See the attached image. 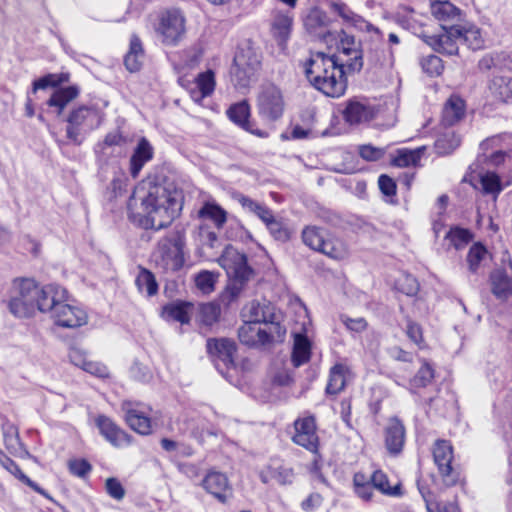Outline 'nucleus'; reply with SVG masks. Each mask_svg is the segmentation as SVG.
<instances>
[{
    "label": "nucleus",
    "mask_w": 512,
    "mask_h": 512,
    "mask_svg": "<svg viewBox=\"0 0 512 512\" xmlns=\"http://www.w3.org/2000/svg\"><path fill=\"white\" fill-rule=\"evenodd\" d=\"M363 53L354 36L343 34L336 55L311 52L305 64L310 84L332 98L341 97L347 88L345 73L359 72L363 67Z\"/></svg>",
    "instance_id": "1"
},
{
    "label": "nucleus",
    "mask_w": 512,
    "mask_h": 512,
    "mask_svg": "<svg viewBox=\"0 0 512 512\" xmlns=\"http://www.w3.org/2000/svg\"><path fill=\"white\" fill-rule=\"evenodd\" d=\"M133 199L140 201L141 212L131 213V217L146 230L168 227L182 209L181 191L166 177H147L136 187L129 207Z\"/></svg>",
    "instance_id": "2"
},
{
    "label": "nucleus",
    "mask_w": 512,
    "mask_h": 512,
    "mask_svg": "<svg viewBox=\"0 0 512 512\" xmlns=\"http://www.w3.org/2000/svg\"><path fill=\"white\" fill-rule=\"evenodd\" d=\"M54 287L55 284L40 286L30 278L14 280L8 303L9 311L19 318L32 317L37 311L47 313L56 294Z\"/></svg>",
    "instance_id": "3"
},
{
    "label": "nucleus",
    "mask_w": 512,
    "mask_h": 512,
    "mask_svg": "<svg viewBox=\"0 0 512 512\" xmlns=\"http://www.w3.org/2000/svg\"><path fill=\"white\" fill-rule=\"evenodd\" d=\"M217 261L229 277L223 297L230 303L240 296L254 276V271L248 265L247 256L231 245L225 247Z\"/></svg>",
    "instance_id": "4"
},
{
    "label": "nucleus",
    "mask_w": 512,
    "mask_h": 512,
    "mask_svg": "<svg viewBox=\"0 0 512 512\" xmlns=\"http://www.w3.org/2000/svg\"><path fill=\"white\" fill-rule=\"evenodd\" d=\"M53 303L51 308L47 310L51 314L54 323L64 328H77L87 324L88 315L86 311L77 306L67 303L68 292L65 288L55 285Z\"/></svg>",
    "instance_id": "5"
},
{
    "label": "nucleus",
    "mask_w": 512,
    "mask_h": 512,
    "mask_svg": "<svg viewBox=\"0 0 512 512\" xmlns=\"http://www.w3.org/2000/svg\"><path fill=\"white\" fill-rule=\"evenodd\" d=\"M156 33L161 42L168 46H176L186 34V18L179 9H168L159 16Z\"/></svg>",
    "instance_id": "6"
},
{
    "label": "nucleus",
    "mask_w": 512,
    "mask_h": 512,
    "mask_svg": "<svg viewBox=\"0 0 512 512\" xmlns=\"http://www.w3.org/2000/svg\"><path fill=\"white\" fill-rule=\"evenodd\" d=\"M156 266L164 272H175L182 268L184 256L182 244L178 238L166 237L158 242L153 254Z\"/></svg>",
    "instance_id": "7"
},
{
    "label": "nucleus",
    "mask_w": 512,
    "mask_h": 512,
    "mask_svg": "<svg viewBox=\"0 0 512 512\" xmlns=\"http://www.w3.org/2000/svg\"><path fill=\"white\" fill-rule=\"evenodd\" d=\"M99 124L98 112L88 106L73 109L67 118L66 135L75 144L81 143V135L93 130Z\"/></svg>",
    "instance_id": "8"
},
{
    "label": "nucleus",
    "mask_w": 512,
    "mask_h": 512,
    "mask_svg": "<svg viewBox=\"0 0 512 512\" xmlns=\"http://www.w3.org/2000/svg\"><path fill=\"white\" fill-rule=\"evenodd\" d=\"M259 65L260 61L250 49L237 52L230 71L234 86L247 88L254 79Z\"/></svg>",
    "instance_id": "9"
},
{
    "label": "nucleus",
    "mask_w": 512,
    "mask_h": 512,
    "mask_svg": "<svg viewBox=\"0 0 512 512\" xmlns=\"http://www.w3.org/2000/svg\"><path fill=\"white\" fill-rule=\"evenodd\" d=\"M259 115L269 121L279 119L284 111V100L278 87L269 84L262 88L257 98Z\"/></svg>",
    "instance_id": "10"
},
{
    "label": "nucleus",
    "mask_w": 512,
    "mask_h": 512,
    "mask_svg": "<svg viewBox=\"0 0 512 512\" xmlns=\"http://www.w3.org/2000/svg\"><path fill=\"white\" fill-rule=\"evenodd\" d=\"M453 447L446 440H438L433 447V459L438 467L442 481L446 486H453L459 480V473L452 467Z\"/></svg>",
    "instance_id": "11"
},
{
    "label": "nucleus",
    "mask_w": 512,
    "mask_h": 512,
    "mask_svg": "<svg viewBox=\"0 0 512 512\" xmlns=\"http://www.w3.org/2000/svg\"><path fill=\"white\" fill-rule=\"evenodd\" d=\"M121 410L125 414V420L129 427L142 435L152 432L151 408L138 402L123 401Z\"/></svg>",
    "instance_id": "12"
},
{
    "label": "nucleus",
    "mask_w": 512,
    "mask_h": 512,
    "mask_svg": "<svg viewBox=\"0 0 512 512\" xmlns=\"http://www.w3.org/2000/svg\"><path fill=\"white\" fill-rule=\"evenodd\" d=\"M424 40L439 53L456 55L459 49L458 45L461 43L460 25L443 26L441 33L424 36Z\"/></svg>",
    "instance_id": "13"
},
{
    "label": "nucleus",
    "mask_w": 512,
    "mask_h": 512,
    "mask_svg": "<svg viewBox=\"0 0 512 512\" xmlns=\"http://www.w3.org/2000/svg\"><path fill=\"white\" fill-rule=\"evenodd\" d=\"M294 428L293 442L311 452H315L318 447V436L316 434L314 417L308 416L297 419L294 423Z\"/></svg>",
    "instance_id": "14"
},
{
    "label": "nucleus",
    "mask_w": 512,
    "mask_h": 512,
    "mask_svg": "<svg viewBox=\"0 0 512 512\" xmlns=\"http://www.w3.org/2000/svg\"><path fill=\"white\" fill-rule=\"evenodd\" d=\"M490 282L493 295L506 300L512 294V263L495 269L490 275Z\"/></svg>",
    "instance_id": "15"
},
{
    "label": "nucleus",
    "mask_w": 512,
    "mask_h": 512,
    "mask_svg": "<svg viewBox=\"0 0 512 512\" xmlns=\"http://www.w3.org/2000/svg\"><path fill=\"white\" fill-rule=\"evenodd\" d=\"M405 443V427L398 418H391L385 428V447L392 456L399 455Z\"/></svg>",
    "instance_id": "16"
},
{
    "label": "nucleus",
    "mask_w": 512,
    "mask_h": 512,
    "mask_svg": "<svg viewBox=\"0 0 512 512\" xmlns=\"http://www.w3.org/2000/svg\"><path fill=\"white\" fill-rule=\"evenodd\" d=\"M202 487L219 502L226 503L225 492L230 489L229 480L224 473L209 471L201 482Z\"/></svg>",
    "instance_id": "17"
},
{
    "label": "nucleus",
    "mask_w": 512,
    "mask_h": 512,
    "mask_svg": "<svg viewBox=\"0 0 512 512\" xmlns=\"http://www.w3.org/2000/svg\"><path fill=\"white\" fill-rule=\"evenodd\" d=\"M482 72L512 73V53L500 52L484 55L478 62Z\"/></svg>",
    "instance_id": "18"
},
{
    "label": "nucleus",
    "mask_w": 512,
    "mask_h": 512,
    "mask_svg": "<svg viewBox=\"0 0 512 512\" xmlns=\"http://www.w3.org/2000/svg\"><path fill=\"white\" fill-rule=\"evenodd\" d=\"M431 14L443 26L460 25L462 13L459 8L449 1H436L431 3Z\"/></svg>",
    "instance_id": "19"
},
{
    "label": "nucleus",
    "mask_w": 512,
    "mask_h": 512,
    "mask_svg": "<svg viewBox=\"0 0 512 512\" xmlns=\"http://www.w3.org/2000/svg\"><path fill=\"white\" fill-rule=\"evenodd\" d=\"M101 435L115 447H122L130 443L129 436L121 430L110 418L99 416L96 419Z\"/></svg>",
    "instance_id": "20"
},
{
    "label": "nucleus",
    "mask_w": 512,
    "mask_h": 512,
    "mask_svg": "<svg viewBox=\"0 0 512 512\" xmlns=\"http://www.w3.org/2000/svg\"><path fill=\"white\" fill-rule=\"evenodd\" d=\"M275 308L270 303L252 301L242 310V317L245 321H251L260 325L274 319Z\"/></svg>",
    "instance_id": "21"
},
{
    "label": "nucleus",
    "mask_w": 512,
    "mask_h": 512,
    "mask_svg": "<svg viewBox=\"0 0 512 512\" xmlns=\"http://www.w3.org/2000/svg\"><path fill=\"white\" fill-rule=\"evenodd\" d=\"M153 154L150 142L146 138H141L130 158V174L133 178L138 177L144 165L153 158Z\"/></svg>",
    "instance_id": "22"
},
{
    "label": "nucleus",
    "mask_w": 512,
    "mask_h": 512,
    "mask_svg": "<svg viewBox=\"0 0 512 512\" xmlns=\"http://www.w3.org/2000/svg\"><path fill=\"white\" fill-rule=\"evenodd\" d=\"M343 116L346 122L359 124L373 117V108L364 101L351 99L347 102Z\"/></svg>",
    "instance_id": "23"
},
{
    "label": "nucleus",
    "mask_w": 512,
    "mask_h": 512,
    "mask_svg": "<svg viewBox=\"0 0 512 512\" xmlns=\"http://www.w3.org/2000/svg\"><path fill=\"white\" fill-rule=\"evenodd\" d=\"M238 329V337L242 344L257 347L267 344V335L256 323L245 321Z\"/></svg>",
    "instance_id": "24"
},
{
    "label": "nucleus",
    "mask_w": 512,
    "mask_h": 512,
    "mask_svg": "<svg viewBox=\"0 0 512 512\" xmlns=\"http://www.w3.org/2000/svg\"><path fill=\"white\" fill-rule=\"evenodd\" d=\"M208 352L221 360L224 365L229 366L234 362L236 346L234 341L226 338L209 339L207 341Z\"/></svg>",
    "instance_id": "25"
},
{
    "label": "nucleus",
    "mask_w": 512,
    "mask_h": 512,
    "mask_svg": "<svg viewBox=\"0 0 512 512\" xmlns=\"http://www.w3.org/2000/svg\"><path fill=\"white\" fill-rule=\"evenodd\" d=\"M262 483L268 484L275 480L281 485L291 483L293 480V471L291 468L285 467L278 462H272L259 472Z\"/></svg>",
    "instance_id": "26"
},
{
    "label": "nucleus",
    "mask_w": 512,
    "mask_h": 512,
    "mask_svg": "<svg viewBox=\"0 0 512 512\" xmlns=\"http://www.w3.org/2000/svg\"><path fill=\"white\" fill-rule=\"evenodd\" d=\"M466 105L462 98L452 95L445 103L441 122L444 126H453L465 116Z\"/></svg>",
    "instance_id": "27"
},
{
    "label": "nucleus",
    "mask_w": 512,
    "mask_h": 512,
    "mask_svg": "<svg viewBox=\"0 0 512 512\" xmlns=\"http://www.w3.org/2000/svg\"><path fill=\"white\" fill-rule=\"evenodd\" d=\"M145 58L144 49L138 36L132 35L129 50L124 58V64L128 71L137 72L140 70Z\"/></svg>",
    "instance_id": "28"
},
{
    "label": "nucleus",
    "mask_w": 512,
    "mask_h": 512,
    "mask_svg": "<svg viewBox=\"0 0 512 512\" xmlns=\"http://www.w3.org/2000/svg\"><path fill=\"white\" fill-rule=\"evenodd\" d=\"M488 89L497 100L507 102L512 99V76L494 75Z\"/></svg>",
    "instance_id": "29"
},
{
    "label": "nucleus",
    "mask_w": 512,
    "mask_h": 512,
    "mask_svg": "<svg viewBox=\"0 0 512 512\" xmlns=\"http://www.w3.org/2000/svg\"><path fill=\"white\" fill-rule=\"evenodd\" d=\"M197 90L191 91V97L195 102H200L210 96L215 89V74L212 70L200 73L195 80Z\"/></svg>",
    "instance_id": "30"
},
{
    "label": "nucleus",
    "mask_w": 512,
    "mask_h": 512,
    "mask_svg": "<svg viewBox=\"0 0 512 512\" xmlns=\"http://www.w3.org/2000/svg\"><path fill=\"white\" fill-rule=\"evenodd\" d=\"M292 17L288 14L277 13L272 23V34L279 45L284 46L290 37Z\"/></svg>",
    "instance_id": "31"
},
{
    "label": "nucleus",
    "mask_w": 512,
    "mask_h": 512,
    "mask_svg": "<svg viewBox=\"0 0 512 512\" xmlns=\"http://www.w3.org/2000/svg\"><path fill=\"white\" fill-rule=\"evenodd\" d=\"M233 199L237 201L246 212L256 215L261 221H263L272 212V210L266 205L253 200L242 193H234Z\"/></svg>",
    "instance_id": "32"
},
{
    "label": "nucleus",
    "mask_w": 512,
    "mask_h": 512,
    "mask_svg": "<svg viewBox=\"0 0 512 512\" xmlns=\"http://www.w3.org/2000/svg\"><path fill=\"white\" fill-rule=\"evenodd\" d=\"M79 94V90L75 86H68L57 89L49 98L47 104L51 107L58 108V115L62 113L66 105L74 100Z\"/></svg>",
    "instance_id": "33"
},
{
    "label": "nucleus",
    "mask_w": 512,
    "mask_h": 512,
    "mask_svg": "<svg viewBox=\"0 0 512 512\" xmlns=\"http://www.w3.org/2000/svg\"><path fill=\"white\" fill-rule=\"evenodd\" d=\"M348 369L343 364H336L330 369L329 379L326 386L328 394L340 393L346 385V373Z\"/></svg>",
    "instance_id": "34"
},
{
    "label": "nucleus",
    "mask_w": 512,
    "mask_h": 512,
    "mask_svg": "<svg viewBox=\"0 0 512 512\" xmlns=\"http://www.w3.org/2000/svg\"><path fill=\"white\" fill-rule=\"evenodd\" d=\"M202 219L211 220L217 228H222L227 220V212L218 204L206 202L198 211Z\"/></svg>",
    "instance_id": "35"
},
{
    "label": "nucleus",
    "mask_w": 512,
    "mask_h": 512,
    "mask_svg": "<svg viewBox=\"0 0 512 512\" xmlns=\"http://www.w3.org/2000/svg\"><path fill=\"white\" fill-rule=\"evenodd\" d=\"M310 359V342L306 336L296 335L291 361L294 367H300Z\"/></svg>",
    "instance_id": "36"
},
{
    "label": "nucleus",
    "mask_w": 512,
    "mask_h": 512,
    "mask_svg": "<svg viewBox=\"0 0 512 512\" xmlns=\"http://www.w3.org/2000/svg\"><path fill=\"white\" fill-rule=\"evenodd\" d=\"M0 463L3 468L14 475L18 480L32 488L35 492L47 497L46 492L38 484L32 481L26 474H24L18 464L11 458L4 457V459H0Z\"/></svg>",
    "instance_id": "37"
},
{
    "label": "nucleus",
    "mask_w": 512,
    "mask_h": 512,
    "mask_svg": "<svg viewBox=\"0 0 512 512\" xmlns=\"http://www.w3.org/2000/svg\"><path fill=\"white\" fill-rule=\"evenodd\" d=\"M472 233L465 228L453 227L445 235V242L456 250L463 249L472 240Z\"/></svg>",
    "instance_id": "38"
},
{
    "label": "nucleus",
    "mask_w": 512,
    "mask_h": 512,
    "mask_svg": "<svg viewBox=\"0 0 512 512\" xmlns=\"http://www.w3.org/2000/svg\"><path fill=\"white\" fill-rule=\"evenodd\" d=\"M496 141L495 138L487 139L480 144L482 153L479 155L478 160L490 166H499L504 163L507 153L502 150L493 151L487 154L489 147Z\"/></svg>",
    "instance_id": "39"
},
{
    "label": "nucleus",
    "mask_w": 512,
    "mask_h": 512,
    "mask_svg": "<svg viewBox=\"0 0 512 512\" xmlns=\"http://www.w3.org/2000/svg\"><path fill=\"white\" fill-rule=\"evenodd\" d=\"M135 284L140 292H146L147 296H154L158 292V283L154 274L141 268L135 279Z\"/></svg>",
    "instance_id": "40"
},
{
    "label": "nucleus",
    "mask_w": 512,
    "mask_h": 512,
    "mask_svg": "<svg viewBox=\"0 0 512 512\" xmlns=\"http://www.w3.org/2000/svg\"><path fill=\"white\" fill-rule=\"evenodd\" d=\"M422 151V148L415 150L399 149L392 159V164L396 167L416 166L420 162Z\"/></svg>",
    "instance_id": "41"
},
{
    "label": "nucleus",
    "mask_w": 512,
    "mask_h": 512,
    "mask_svg": "<svg viewBox=\"0 0 512 512\" xmlns=\"http://www.w3.org/2000/svg\"><path fill=\"white\" fill-rule=\"evenodd\" d=\"M262 222L266 225L275 240L286 242L290 239V231L280 220L274 217L273 212H271Z\"/></svg>",
    "instance_id": "42"
},
{
    "label": "nucleus",
    "mask_w": 512,
    "mask_h": 512,
    "mask_svg": "<svg viewBox=\"0 0 512 512\" xmlns=\"http://www.w3.org/2000/svg\"><path fill=\"white\" fill-rule=\"evenodd\" d=\"M434 378L433 368L424 361L415 376L410 380V391L416 392V389L426 387Z\"/></svg>",
    "instance_id": "43"
},
{
    "label": "nucleus",
    "mask_w": 512,
    "mask_h": 512,
    "mask_svg": "<svg viewBox=\"0 0 512 512\" xmlns=\"http://www.w3.org/2000/svg\"><path fill=\"white\" fill-rule=\"evenodd\" d=\"M227 116L235 124L248 129V118L250 116V107L246 101H242L232 105L227 110Z\"/></svg>",
    "instance_id": "44"
},
{
    "label": "nucleus",
    "mask_w": 512,
    "mask_h": 512,
    "mask_svg": "<svg viewBox=\"0 0 512 512\" xmlns=\"http://www.w3.org/2000/svg\"><path fill=\"white\" fill-rule=\"evenodd\" d=\"M372 486L381 493L396 496L400 494V486H390L387 475L381 470H376L370 477Z\"/></svg>",
    "instance_id": "45"
},
{
    "label": "nucleus",
    "mask_w": 512,
    "mask_h": 512,
    "mask_svg": "<svg viewBox=\"0 0 512 512\" xmlns=\"http://www.w3.org/2000/svg\"><path fill=\"white\" fill-rule=\"evenodd\" d=\"M367 64L371 67H382L392 65L394 62V53L390 49L387 54L382 48L370 49L366 54Z\"/></svg>",
    "instance_id": "46"
},
{
    "label": "nucleus",
    "mask_w": 512,
    "mask_h": 512,
    "mask_svg": "<svg viewBox=\"0 0 512 512\" xmlns=\"http://www.w3.org/2000/svg\"><path fill=\"white\" fill-rule=\"evenodd\" d=\"M461 28V43H465L469 48L478 50L483 47L484 40L482 38L480 29L475 26H462Z\"/></svg>",
    "instance_id": "47"
},
{
    "label": "nucleus",
    "mask_w": 512,
    "mask_h": 512,
    "mask_svg": "<svg viewBox=\"0 0 512 512\" xmlns=\"http://www.w3.org/2000/svg\"><path fill=\"white\" fill-rule=\"evenodd\" d=\"M460 145V138L454 132L442 134L435 142L438 154H449Z\"/></svg>",
    "instance_id": "48"
},
{
    "label": "nucleus",
    "mask_w": 512,
    "mask_h": 512,
    "mask_svg": "<svg viewBox=\"0 0 512 512\" xmlns=\"http://www.w3.org/2000/svg\"><path fill=\"white\" fill-rule=\"evenodd\" d=\"M488 251L481 243L473 244L467 255V263L470 272L476 273L481 262L487 257Z\"/></svg>",
    "instance_id": "49"
},
{
    "label": "nucleus",
    "mask_w": 512,
    "mask_h": 512,
    "mask_svg": "<svg viewBox=\"0 0 512 512\" xmlns=\"http://www.w3.org/2000/svg\"><path fill=\"white\" fill-rule=\"evenodd\" d=\"M4 443L7 450L14 454L20 455L24 451V447L20 441L18 430L10 425L3 431Z\"/></svg>",
    "instance_id": "50"
},
{
    "label": "nucleus",
    "mask_w": 512,
    "mask_h": 512,
    "mask_svg": "<svg viewBox=\"0 0 512 512\" xmlns=\"http://www.w3.org/2000/svg\"><path fill=\"white\" fill-rule=\"evenodd\" d=\"M217 273L203 270L195 276V285L203 294H210L215 289Z\"/></svg>",
    "instance_id": "51"
},
{
    "label": "nucleus",
    "mask_w": 512,
    "mask_h": 512,
    "mask_svg": "<svg viewBox=\"0 0 512 512\" xmlns=\"http://www.w3.org/2000/svg\"><path fill=\"white\" fill-rule=\"evenodd\" d=\"M265 325L266 328L262 329V331L267 335V344L273 341L283 340L286 329L280 324L279 317L276 313L274 314V319L267 321Z\"/></svg>",
    "instance_id": "52"
},
{
    "label": "nucleus",
    "mask_w": 512,
    "mask_h": 512,
    "mask_svg": "<svg viewBox=\"0 0 512 512\" xmlns=\"http://www.w3.org/2000/svg\"><path fill=\"white\" fill-rule=\"evenodd\" d=\"M302 239L305 245L311 249L318 251L323 240L325 239L324 232L316 227H307L302 232Z\"/></svg>",
    "instance_id": "53"
},
{
    "label": "nucleus",
    "mask_w": 512,
    "mask_h": 512,
    "mask_svg": "<svg viewBox=\"0 0 512 512\" xmlns=\"http://www.w3.org/2000/svg\"><path fill=\"white\" fill-rule=\"evenodd\" d=\"M332 10L337 13L345 22L350 23L354 26H358L359 24L365 23L363 18L356 13H354L346 4L344 3H332Z\"/></svg>",
    "instance_id": "54"
},
{
    "label": "nucleus",
    "mask_w": 512,
    "mask_h": 512,
    "mask_svg": "<svg viewBox=\"0 0 512 512\" xmlns=\"http://www.w3.org/2000/svg\"><path fill=\"white\" fill-rule=\"evenodd\" d=\"M318 251L332 259H343L346 256V250L339 241L324 239Z\"/></svg>",
    "instance_id": "55"
},
{
    "label": "nucleus",
    "mask_w": 512,
    "mask_h": 512,
    "mask_svg": "<svg viewBox=\"0 0 512 512\" xmlns=\"http://www.w3.org/2000/svg\"><path fill=\"white\" fill-rule=\"evenodd\" d=\"M68 81L67 74H48L40 79L34 81L33 83V92H36L40 89H46L48 87H56L62 82Z\"/></svg>",
    "instance_id": "56"
},
{
    "label": "nucleus",
    "mask_w": 512,
    "mask_h": 512,
    "mask_svg": "<svg viewBox=\"0 0 512 512\" xmlns=\"http://www.w3.org/2000/svg\"><path fill=\"white\" fill-rule=\"evenodd\" d=\"M422 69L429 76H439L443 69V62L440 57L437 55H428L424 57L421 61Z\"/></svg>",
    "instance_id": "57"
},
{
    "label": "nucleus",
    "mask_w": 512,
    "mask_h": 512,
    "mask_svg": "<svg viewBox=\"0 0 512 512\" xmlns=\"http://www.w3.org/2000/svg\"><path fill=\"white\" fill-rule=\"evenodd\" d=\"M220 316V306L216 303H206L200 308L201 321L206 325H212L217 322Z\"/></svg>",
    "instance_id": "58"
},
{
    "label": "nucleus",
    "mask_w": 512,
    "mask_h": 512,
    "mask_svg": "<svg viewBox=\"0 0 512 512\" xmlns=\"http://www.w3.org/2000/svg\"><path fill=\"white\" fill-rule=\"evenodd\" d=\"M199 236L200 243L204 251L212 252L220 248L221 243L215 232L202 229Z\"/></svg>",
    "instance_id": "59"
},
{
    "label": "nucleus",
    "mask_w": 512,
    "mask_h": 512,
    "mask_svg": "<svg viewBox=\"0 0 512 512\" xmlns=\"http://www.w3.org/2000/svg\"><path fill=\"white\" fill-rule=\"evenodd\" d=\"M164 314L175 321L182 324L188 323L190 318L184 304L169 305L164 308Z\"/></svg>",
    "instance_id": "60"
},
{
    "label": "nucleus",
    "mask_w": 512,
    "mask_h": 512,
    "mask_svg": "<svg viewBox=\"0 0 512 512\" xmlns=\"http://www.w3.org/2000/svg\"><path fill=\"white\" fill-rule=\"evenodd\" d=\"M480 182L485 193L497 194L501 191L500 179L493 172L482 175Z\"/></svg>",
    "instance_id": "61"
},
{
    "label": "nucleus",
    "mask_w": 512,
    "mask_h": 512,
    "mask_svg": "<svg viewBox=\"0 0 512 512\" xmlns=\"http://www.w3.org/2000/svg\"><path fill=\"white\" fill-rule=\"evenodd\" d=\"M399 289L408 296L415 295L419 290L416 278L411 275H403L398 281Z\"/></svg>",
    "instance_id": "62"
},
{
    "label": "nucleus",
    "mask_w": 512,
    "mask_h": 512,
    "mask_svg": "<svg viewBox=\"0 0 512 512\" xmlns=\"http://www.w3.org/2000/svg\"><path fill=\"white\" fill-rule=\"evenodd\" d=\"M68 468L70 473L77 477H85L91 471V465L84 459L69 461Z\"/></svg>",
    "instance_id": "63"
},
{
    "label": "nucleus",
    "mask_w": 512,
    "mask_h": 512,
    "mask_svg": "<svg viewBox=\"0 0 512 512\" xmlns=\"http://www.w3.org/2000/svg\"><path fill=\"white\" fill-rule=\"evenodd\" d=\"M106 491L110 497L116 500H122L125 496V490L122 484L116 478L106 480Z\"/></svg>",
    "instance_id": "64"
}]
</instances>
